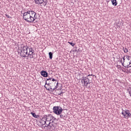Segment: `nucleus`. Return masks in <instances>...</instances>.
<instances>
[{
  "mask_svg": "<svg viewBox=\"0 0 131 131\" xmlns=\"http://www.w3.org/2000/svg\"><path fill=\"white\" fill-rule=\"evenodd\" d=\"M23 19L29 23H35L34 21L37 19L36 13L34 11L28 10L23 13Z\"/></svg>",
  "mask_w": 131,
  "mask_h": 131,
  "instance_id": "1",
  "label": "nucleus"
},
{
  "mask_svg": "<svg viewBox=\"0 0 131 131\" xmlns=\"http://www.w3.org/2000/svg\"><path fill=\"white\" fill-rule=\"evenodd\" d=\"M91 76H92V77H93V76L96 77V76H95V75L93 76V74H91V75H89L87 76V77H83L81 79V82H84V85L88 89L90 86V83H91V82H92L91 81V80L90 79V77H91Z\"/></svg>",
  "mask_w": 131,
  "mask_h": 131,
  "instance_id": "2",
  "label": "nucleus"
},
{
  "mask_svg": "<svg viewBox=\"0 0 131 131\" xmlns=\"http://www.w3.org/2000/svg\"><path fill=\"white\" fill-rule=\"evenodd\" d=\"M22 50L20 51L21 53H20V56L22 58H25L26 57V55L28 54V52L27 51L28 49V46H26L21 47Z\"/></svg>",
  "mask_w": 131,
  "mask_h": 131,
  "instance_id": "3",
  "label": "nucleus"
},
{
  "mask_svg": "<svg viewBox=\"0 0 131 131\" xmlns=\"http://www.w3.org/2000/svg\"><path fill=\"white\" fill-rule=\"evenodd\" d=\"M53 113L56 115H60L63 112V109L60 106H54L53 108Z\"/></svg>",
  "mask_w": 131,
  "mask_h": 131,
  "instance_id": "4",
  "label": "nucleus"
},
{
  "mask_svg": "<svg viewBox=\"0 0 131 131\" xmlns=\"http://www.w3.org/2000/svg\"><path fill=\"white\" fill-rule=\"evenodd\" d=\"M54 117L51 114L44 115L42 118V120H46L47 121H50Z\"/></svg>",
  "mask_w": 131,
  "mask_h": 131,
  "instance_id": "5",
  "label": "nucleus"
},
{
  "mask_svg": "<svg viewBox=\"0 0 131 131\" xmlns=\"http://www.w3.org/2000/svg\"><path fill=\"white\" fill-rule=\"evenodd\" d=\"M122 115L124 116L125 118L126 117H130L131 114L129 110H126L125 111L123 110L122 112Z\"/></svg>",
  "mask_w": 131,
  "mask_h": 131,
  "instance_id": "6",
  "label": "nucleus"
},
{
  "mask_svg": "<svg viewBox=\"0 0 131 131\" xmlns=\"http://www.w3.org/2000/svg\"><path fill=\"white\" fill-rule=\"evenodd\" d=\"M40 74L43 77H48V76H49V74H48V72L46 71H41Z\"/></svg>",
  "mask_w": 131,
  "mask_h": 131,
  "instance_id": "7",
  "label": "nucleus"
},
{
  "mask_svg": "<svg viewBox=\"0 0 131 131\" xmlns=\"http://www.w3.org/2000/svg\"><path fill=\"white\" fill-rule=\"evenodd\" d=\"M34 2L36 5H40L43 3H45V1L43 0H39V1H36V0H34Z\"/></svg>",
  "mask_w": 131,
  "mask_h": 131,
  "instance_id": "8",
  "label": "nucleus"
},
{
  "mask_svg": "<svg viewBox=\"0 0 131 131\" xmlns=\"http://www.w3.org/2000/svg\"><path fill=\"white\" fill-rule=\"evenodd\" d=\"M29 54H28V56H31V55H32V54H33L34 50H33V49L32 48H29Z\"/></svg>",
  "mask_w": 131,
  "mask_h": 131,
  "instance_id": "9",
  "label": "nucleus"
},
{
  "mask_svg": "<svg viewBox=\"0 0 131 131\" xmlns=\"http://www.w3.org/2000/svg\"><path fill=\"white\" fill-rule=\"evenodd\" d=\"M54 120H56V118H55L54 117H53L52 119H51L50 121H49L51 125H54Z\"/></svg>",
  "mask_w": 131,
  "mask_h": 131,
  "instance_id": "10",
  "label": "nucleus"
},
{
  "mask_svg": "<svg viewBox=\"0 0 131 131\" xmlns=\"http://www.w3.org/2000/svg\"><path fill=\"white\" fill-rule=\"evenodd\" d=\"M45 127H48V129L49 130L52 129V128H53V127H55V126H54V125H46L45 126Z\"/></svg>",
  "mask_w": 131,
  "mask_h": 131,
  "instance_id": "11",
  "label": "nucleus"
},
{
  "mask_svg": "<svg viewBox=\"0 0 131 131\" xmlns=\"http://www.w3.org/2000/svg\"><path fill=\"white\" fill-rule=\"evenodd\" d=\"M111 2H112L113 6H117V4H118L117 1L111 0Z\"/></svg>",
  "mask_w": 131,
  "mask_h": 131,
  "instance_id": "12",
  "label": "nucleus"
},
{
  "mask_svg": "<svg viewBox=\"0 0 131 131\" xmlns=\"http://www.w3.org/2000/svg\"><path fill=\"white\" fill-rule=\"evenodd\" d=\"M59 115H60V118H62V119H64V117H67V115L64 114H60Z\"/></svg>",
  "mask_w": 131,
  "mask_h": 131,
  "instance_id": "13",
  "label": "nucleus"
},
{
  "mask_svg": "<svg viewBox=\"0 0 131 131\" xmlns=\"http://www.w3.org/2000/svg\"><path fill=\"white\" fill-rule=\"evenodd\" d=\"M40 123H41V124H42V125H45V124L47 123V122L45 121V120H42V119H41Z\"/></svg>",
  "mask_w": 131,
  "mask_h": 131,
  "instance_id": "14",
  "label": "nucleus"
},
{
  "mask_svg": "<svg viewBox=\"0 0 131 131\" xmlns=\"http://www.w3.org/2000/svg\"><path fill=\"white\" fill-rule=\"evenodd\" d=\"M49 58L51 60V59H53V53L52 52H49Z\"/></svg>",
  "mask_w": 131,
  "mask_h": 131,
  "instance_id": "15",
  "label": "nucleus"
},
{
  "mask_svg": "<svg viewBox=\"0 0 131 131\" xmlns=\"http://www.w3.org/2000/svg\"><path fill=\"white\" fill-rule=\"evenodd\" d=\"M31 115H32L33 117H35V118H37V116L34 113H31Z\"/></svg>",
  "mask_w": 131,
  "mask_h": 131,
  "instance_id": "16",
  "label": "nucleus"
},
{
  "mask_svg": "<svg viewBox=\"0 0 131 131\" xmlns=\"http://www.w3.org/2000/svg\"><path fill=\"white\" fill-rule=\"evenodd\" d=\"M68 43L70 44L72 47H74L75 46V43H73L72 42H68Z\"/></svg>",
  "mask_w": 131,
  "mask_h": 131,
  "instance_id": "17",
  "label": "nucleus"
},
{
  "mask_svg": "<svg viewBox=\"0 0 131 131\" xmlns=\"http://www.w3.org/2000/svg\"><path fill=\"white\" fill-rule=\"evenodd\" d=\"M123 64H124L123 63H122V66H124V67H125L126 68H128L129 67H131V66H129V64L126 65L125 66Z\"/></svg>",
  "mask_w": 131,
  "mask_h": 131,
  "instance_id": "18",
  "label": "nucleus"
},
{
  "mask_svg": "<svg viewBox=\"0 0 131 131\" xmlns=\"http://www.w3.org/2000/svg\"><path fill=\"white\" fill-rule=\"evenodd\" d=\"M45 121L46 122V125H51V122L50 121H47V120H45Z\"/></svg>",
  "mask_w": 131,
  "mask_h": 131,
  "instance_id": "19",
  "label": "nucleus"
},
{
  "mask_svg": "<svg viewBox=\"0 0 131 131\" xmlns=\"http://www.w3.org/2000/svg\"><path fill=\"white\" fill-rule=\"evenodd\" d=\"M45 84L48 85V86H50V82L46 80Z\"/></svg>",
  "mask_w": 131,
  "mask_h": 131,
  "instance_id": "20",
  "label": "nucleus"
},
{
  "mask_svg": "<svg viewBox=\"0 0 131 131\" xmlns=\"http://www.w3.org/2000/svg\"><path fill=\"white\" fill-rule=\"evenodd\" d=\"M123 50H124V53H127V52H128V50H127V48L124 49V48H123Z\"/></svg>",
  "mask_w": 131,
  "mask_h": 131,
  "instance_id": "21",
  "label": "nucleus"
},
{
  "mask_svg": "<svg viewBox=\"0 0 131 131\" xmlns=\"http://www.w3.org/2000/svg\"><path fill=\"white\" fill-rule=\"evenodd\" d=\"M126 57L127 60H128V61H129L131 57L128 55H126Z\"/></svg>",
  "mask_w": 131,
  "mask_h": 131,
  "instance_id": "22",
  "label": "nucleus"
},
{
  "mask_svg": "<svg viewBox=\"0 0 131 131\" xmlns=\"http://www.w3.org/2000/svg\"><path fill=\"white\" fill-rule=\"evenodd\" d=\"M5 16L7 17V18H8V19H11V16H9V15L5 14Z\"/></svg>",
  "mask_w": 131,
  "mask_h": 131,
  "instance_id": "23",
  "label": "nucleus"
},
{
  "mask_svg": "<svg viewBox=\"0 0 131 131\" xmlns=\"http://www.w3.org/2000/svg\"><path fill=\"white\" fill-rule=\"evenodd\" d=\"M52 79H53L52 78H50L47 79V81H52Z\"/></svg>",
  "mask_w": 131,
  "mask_h": 131,
  "instance_id": "24",
  "label": "nucleus"
},
{
  "mask_svg": "<svg viewBox=\"0 0 131 131\" xmlns=\"http://www.w3.org/2000/svg\"><path fill=\"white\" fill-rule=\"evenodd\" d=\"M127 91H128L129 93V95H130V96L131 97V91H130V89L129 90H127Z\"/></svg>",
  "mask_w": 131,
  "mask_h": 131,
  "instance_id": "25",
  "label": "nucleus"
},
{
  "mask_svg": "<svg viewBox=\"0 0 131 131\" xmlns=\"http://www.w3.org/2000/svg\"><path fill=\"white\" fill-rule=\"evenodd\" d=\"M50 90H51L52 91H55V90H57V89H56V88H54L53 89V88H50Z\"/></svg>",
  "mask_w": 131,
  "mask_h": 131,
  "instance_id": "26",
  "label": "nucleus"
},
{
  "mask_svg": "<svg viewBox=\"0 0 131 131\" xmlns=\"http://www.w3.org/2000/svg\"><path fill=\"white\" fill-rule=\"evenodd\" d=\"M45 88L47 91H50V88H48V87H46V85H45Z\"/></svg>",
  "mask_w": 131,
  "mask_h": 131,
  "instance_id": "27",
  "label": "nucleus"
},
{
  "mask_svg": "<svg viewBox=\"0 0 131 131\" xmlns=\"http://www.w3.org/2000/svg\"><path fill=\"white\" fill-rule=\"evenodd\" d=\"M59 83L57 82V83H56V85L55 86V88H56V89L58 88V84Z\"/></svg>",
  "mask_w": 131,
  "mask_h": 131,
  "instance_id": "28",
  "label": "nucleus"
},
{
  "mask_svg": "<svg viewBox=\"0 0 131 131\" xmlns=\"http://www.w3.org/2000/svg\"><path fill=\"white\" fill-rule=\"evenodd\" d=\"M56 81V79H53L52 78V81Z\"/></svg>",
  "mask_w": 131,
  "mask_h": 131,
  "instance_id": "29",
  "label": "nucleus"
},
{
  "mask_svg": "<svg viewBox=\"0 0 131 131\" xmlns=\"http://www.w3.org/2000/svg\"><path fill=\"white\" fill-rule=\"evenodd\" d=\"M110 1H111V0H106L107 3H109V2H110Z\"/></svg>",
  "mask_w": 131,
  "mask_h": 131,
  "instance_id": "30",
  "label": "nucleus"
},
{
  "mask_svg": "<svg viewBox=\"0 0 131 131\" xmlns=\"http://www.w3.org/2000/svg\"><path fill=\"white\" fill-rule=\"evenodd\" d=\"M125 57V56H124V57H123L124 62V61H125V58H124Z\"/></svg>",
  "mask_w": 131,
  "mask_h": 131,
  "instance_id": "31",
  "label": "nucleus"
},
{
  "mask_svg": "<svg viewBox=\"0 0 131 131\" xmlns=\"http://www.w3.org/2000/svg\"><path fill=\"white\" fill-rule=\"evenodd\" d=\"M59 95V96H63V94H61V93H60Z\"/></svg>",
  "mask_w": 131,
  "mask_h": 131,
  "instance_id": "32",
  "label": "nucleus"
},
{
  "mask_svg": "<svg viewBox=\"0 0 131 131\" xmlns=\"http://www.w3.org/2000/svg\"><path fill=\"white\" fill-rule=\"evenodd\" d=\"M60 94H61L62 95H63V94H64V92H61Z\"/></svg>",
  "mask_w": 131,
  "mask_h": 131,
  "instance_id": "33",
  "label": "nucleus"
},
{
  "mask_svg": "<svg viewBox=\"0 0 131 131\" xmlns=\"http://www.w3.org/2000/svg\"><path fill=\"white\" fill-rule=\"evenodd\" d=\"M43 5H44V6H46L47 5V4H45V3H43Z\"/></svg>",
  "mask_w": 131,
  "mask_h": 131,
  "instance_id": "34",
  "label": "nucleus"
},
{
  "mask_svg": "<svg viewBox=\"0 0 131 131\" xmlns=\"http://www.w3.org/2000/svg\"><path fill=\"white\" fill-rule=\"evenodd\" d=\"M36 2H39V0H36Z\"/></svg>",
  "mask_w": 131,
  "mask_h": 131,
  "instance_id": "35",
  "label": "nucleus"
},
{
  "mask_svg": "<svg viewBox=\"0 0 131 131\" xmlns=\"http://www.w3.org/2000/svg\"><path fill=\"white\" fill-rule=\"evenodd\" d=\"M129 65H130V62H129Z\"/></svg>",
  "mask_w": 131,
  "mask_h": 131,
  "instance_id": "36",
  "label": "nucleus"
},
{
  "mask_svg": "<svg viewBox=\"0 0 131 131\" xmlns=\"http://www.w3.org/2000/svg\"><path fill=\"white\" fill-rule=\"evenodd\" d=\"M91 79H93V77H91Z\"/></svg>",
  "mask_w": 131,
  "mask_h": 131,
  "instance_id": "37",
  "label": "nucleus"
},
{
  "mask_svg": "<svg viewBox=\"0 0 131 131\" xmlns=\"http://www.w3.org/2000/svg\"><path fill=\"white\" fill-rule=\"evenodd\" d=\"M50 80H49V81H48V82H50Z\"/></svg>",
  "mask_w": 131,
  "mask_h": 131,
  "instance_id": "38",
  "label": "nucleus"
},
{
  "mask_svg": "<svg viewBox=\"0 0 131 131\" xmlns=\"http://www.w3.org/2000/svg\"><path fill=\"white\" fill-rule=\"evenodd\" d=\"M77 50H75V52H76Z\"/></svg>",
  "mask_w": 131,
  "mask_h": 131,
  "instance_id": "39",
  "label": "nucleus"
},
{
  "mask_svg": "<svg viewBox=\"0 0 131 131\" xmlns=\"http://www.w3.org/2000/svg\"><path fill=\"white\" fill-rule=\"evenodd\" d=\"M119 66V67H120V66Z\"/></svg>",
  "mask_w": 131,
  "mask_h": 131,
  "instance_id": "40",
  "label": "nucleus"
}]
</instances>
